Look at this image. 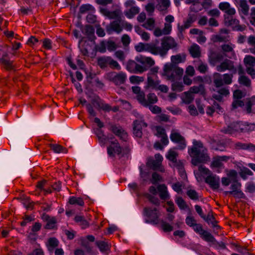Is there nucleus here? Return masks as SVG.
<instances>
[{"label":"nucleus","instance_id":"f257e3e1","mask_svg":"<svg viewBox=\"0 0 255 255\" xmlns=\"http://www.w3.org/2000/svg\"><path fill=\"white\" fill-rule=\"evenodd\" d=\"M188 153L192 158L191 163L197 166L200 163H205L210 160L208 150L200 141L194 140L192 147L189 149Z\"/></svg>","mask_w":255,"mask_h":255},{"label":"nucleus","instance_id":"f03ea898","mask_svg":"<svg viewBox=\"0 0 255 255\" xmlns=\"http://www.w3.org/2000/svg\"><path fill=\"white\" fill-rule=\"evenodd\" d=\"M154 64V61L151 57L140 56L136 57L135 60H129L126 69L131 73H142Z\"/></svg>","mask_w":255,"mask_h":255},{"label":"nucleus","instance_id":"7ed1b4c3","mask_svg":"<svg viewBox=\"0 0 255 255\" xmlns=\"http://www.w3.org/2000/svg\"><path fill=\"white\" fill-rule=\"evenodd\" d=\"M183 69L174 64L166 63L163 67V76H166L168 80L174 81L177 77L183 75Z\"/></svg>","mask_w":255,"mask_h":255},{"label":"nucleus","instance_id":"20e7f679","mask_svg":"<svg viewBox=\"0 0 255 255\" xmlns=\"http://www.w3.org/2000/svg\"><path fill=\"white\" fill-rule=\"evenodd\" d=\"M146 89L151 88L155 91H160L163 93H167L169 90L168 87L165 85H161L159 80L154 79L151 76H148L147 79Z\"/></svg>","mask_w":255,"mask_h":255},{"label":"nucleus","instance_id":"39448f33","mask_svg":"<svg viewBox=\"0 0 255 255\" xmlns=\"http://www.w3.org/2000/svg\"><path fill=\"white\" fill-rule=\"evenodd\" d=\"M241 183L235 179L230 186L231 191H225L224 193L227 195H232L234 197L239 199H246V196L241 190Z\"/></svg>","mask_w":255,"mask_h":255},{"label":"nucleus","instance_id":"423d86ee","mask_svg":"<svg viewBox=\"0 0 255 255\" xmlns=\"http://www.w3.org/2000/svg\"><path fill=\"white\" fill-rule=\"evenodd\" d=\"M107 79L114 83L116 86L124 84L127 79V75L125 73L121 71L120 72H110L107 74Z\"/></svg>","mask_w":255,"mask_h":255},{"label":"nucleus","instance_id":"0eeeda50","mask_svg":"<svg viewBox=\"0 0 255 255\" xmlns=\"http://www.w3.org/2000/svg\"><path fill=\"white\" fill-rule=\"evenodd\" d=\"M149 52L154 55H159L162 57L166 54V49L164 48L162 42L160 44L159 40H155L149 43Z\"/></svg>","mask_w":255,"mask_h":255},{"label":"nucleus","instance_id":"6e6552de","mask_svg":"<svg viewBox=\"0 0 255 255\" xmlns=\"http://www.w3.org/2000/svg\"><path fill=\"white\" fill-rule=\"evenodd\" d=\"M143 214L147 218L145 220L146 223L153 224H157L159 223V215L156 208L145 207L143 209Z\"/></svg>","mask_w":255,"mask_h":255},{"label":"nucleus","instance_id":"1a4fd4ad","mask_svg":"<svg viewBox=\"0 0 255 255\" xmlns=\"http://www.w3.org/2000/svg\"><path fill=\"white\" fill-rule=\"evenodd\" d=\"M194 231L199 234L200 237L207 242L214 243L216 242L215 238L208 232L204 230L200 224H196L193 227Z\"/></svg>","mask_w":255,"mask_h":255},{"label":"nucleus","instance_id":"9d476101","mask_svg":"<svg viewBox=\"0 0 255 255\" xmlns=\"http://www.w3.org/2000/svg\"><path fill=\"white\" fill-rule=\"evenodd\" d=\"M133 133L134 135L139 138L142 135V128H146L147 124L141 119L136 120L133 123Z\"/></svg>","mask_w":255,"mask_h":255},{"label":"nucleus","instance_id":"9b49d317","mask_svg":"<svg viewBox=\"0 0 255 255\" xmlns=\"http://www.w3.org/2000/svg\"><path fill=\"white\" fill-rule=\"evenodd\" d=\"M170 137L173 142L178 143L176 149L182 150L186 146L185 138L180 133L176 132H172Z\"/></svg>","mask_w":255,"mask_h":255},{"label":"nucleus","instance_id":"f8f14e48","mask_svg":"<svg viewBox=\"0 0 255 255\" xmlns=\"http://www.w3.org/2000/svg\"><path fill=\"white\" fill-rule=\"evenodd\" d=\"M216 69L219 72H223L226 70H228L233 72L235 74L237 70L234 65V62L228 59H226L219 65L217 66Z\"/></svg>","mask_w":255,"mask_h":255},{"label":"nucleus","instance_id":"ddd939ff","mask_svg":"<svg viewBox=\"0 0 255 255\" xmlns=\"http://www.w3.org/2000/svg\"><path fill=\"white\" fill-rule=\"evenodd\" d=\"M110 145L107 148L108 154L112 157L116 154L120 155L122 153V148L117 139L111 141Z\"/></svg>","mask_w":255,"mask_h":255},{"label":"nucleus","instance_id":"4468645a","mask_svg":"<svg viewBox=\"0 0 255 255\" xmlns=\"http://www.w3.org/2000/svg\"><path fill=\"white\" fill-rule=\"evenodd\" d=\"M111 130L116 135L119 137L123 141H126L128 138L127 133L120 126L116 125H111L110 127Z\"/></svg>","mask_w":255,"mask_h":255},{"label":"nucleus","instance_id":"2eb2a0df","mask_svg":"<svg viewBox=\"0 0 255 255\" xmlns=\"http://www.w3.org/2000/svg\"><path fill=\"white\" fill-rule=\"evenodd\" d=\"M131 89L132 92L136 95V99L138 102L143 106L147 105L145 94L143 91L141 90L140 88L138 86H133Z\"/></svg>","mask_w":255,"mask_h":255},{"label":"nucleus","instance_id":"dca6fc26","mask_svg":"<svg viewBox=\"0 0 255 255\" xmlns=\"http://www.w3.org/2000/svg\"><path fill=\"white\" fill-rule=\"evenodd\" d=\"M205 182L208 184L210 187L214 189H218L220 186V178L218 176L213 174L207 176Z\"/></svg>","mask_w":255,"mask_h":255},{"label":"nucleus","instance_id":"f3484780","mask_svg":"<svg viewBox=\"0 0 255 255\" xmlns=\"http://www.w3.org/2000/svg\"><path fill=\"white\" fill-rule=\"evenodd\" d=\"M161 42L164 48L166 49V54L170 49H174L176 48L178 46L177 43L175 41L174 38L170 36L164 37L161 40Z\"/></svg>","mask_w":255,"mask_h":255},{"label":"nucleus","instance_id":"a211bd4d","mask_svg":"<svg viewBox=\"0 0 255 255\" xmlns=\"http://www.w3.org/2000/svg\"><path fill=\"white\" fill-rule=\"evenodd\" d=\"M122 19H117L112 21L106 27L107 32L110 34L112 31H115L118 33H120L123 30L122 27L120 25V24H122Z\"/></svg>","mask_w":255,"mask_h":255},{"label":"nucleus","instance_id":"6ab92c4d","mask_svg":"<svg viewBox=\"0 0 255 255\" xmlns=\"http://www.w3.org/2000/svg\"><path fill=\"white\" fill-rule=\"evenodd\" d=\"M243 131V128L241 127L240 123H233L231 124L227 128L222 130L225 133L233 134L236 131Z\"/></svg>","mask_w":255,"mask_h":255},{"label":"nucleus","instance_id":"aec40b11","mask_svg":"<svg viewBox=\"0 0 255 255\" xmlns=\"http://www.w3.org/2000/svg\"><path fill=\"white\" fill-rule=\"evenodd\" d=\"M100 12L105 16H107L110 19H115L121 20V16L120 14L119 11L118 10H114L113 11H109L106 8H100Z\"/></svg>","mask_w":255,"mask_h":255},{"label":"nucleus","instance_id":"412c9836","mask_svg":"<svg viewBox=\"0 0 255 255\" xmlns=\"http://www.w3.org/2000/svg\"><path fill=\"white\" fill-rule=\"evenodd\" d=\"M219 8L224 11L228 15H233L236 13L234 8L231 7L230 4L228 2H222L219 4Z\"/></svg>","mask_w":255,"mask_h":255},{"label":"nucleus","instance_id":"4be33fe9","mask_svg":"<svg viewBox=\"0 0 255 255\" xmlns=\"http://www.w3.org/2000/svg\"><path fill=\"white\" fill-rule=\"evenodd\" d=\"M42 219L44 221L47 222L44 227L45 229H53L55 228L56 223V220L55 218L53 217H51L46 214H43Z\"/></svg>","mask_w":255,"mask_h":255},{"label":"nucleus","instance_id":"5701e85b","mask_svg":"<svg viewBox=\"0 0 255 255\" xmlns=\"http://www.w3.org/2000/svg\"><path fill=\"white\" fill-rule=\"evenodd\" d=\"M59 241L55 237L50 238L46 243V246L50 253H53L54 250L58 247Z\"/></svg>","mask_w":255,"mask_h":255},{"label":"nucleus","instance_id":"b1692460","mask_svg":"<svg viewBox=\"0 0 255 255\" xmlns=\"http://www.w3.org/2000/svg\"><path fill=\"white\" fill-rule=\"evenodd\" d=\"M217 93L212 95V97L219 102H222L223 96H227L230 94L229 90L226 88H222L217 91Z\"/></svg>","mask_w":255,"mask_h":255},{"label":"nucleus","instance_id":"393cba45","mask_svg":"<svg viewBox=\"0 0 255 255\" xmlns=\"http://www.w3.org/2000/svg\"><path fill=\"white\" fill-rule=\"evenodd\" d=\"M234 147L235 149L240 150H248L251 151H255V145L252 143H242L238 142L235 143Z\"/></svg>","mask_w":255,"mask_h":255},{"label":"nucleus","instance_id":"a878e982","mask_svg":"<svg viewBox=\"0 0 255 255\" xmlns=\"http://www.w3.org/2000/svg\"><path fill=\"white\" fill-rule=\"evenodd\" d=\"M81 30L82 32L87 36L90 41H92L96 38L94 35L95 29L93 26L91 25H86L84 28H82Z\"/></svg>","mask_w":255,"mask_h":255},{"label":"nucleus","instance_id":"bb28decb","mask_svg":"<svg viewBox=\"0 0 255 255\" xmlns=\"http://www.w3.org/2000/svg\"><path fill=\"white\" fill-rule=\"evenodd\" d=\"M159 193V197L162 200H166L169 199V195L168 193L166 186L163 184L159 185L157 187Z\"/></svg>","mask_w":255,"mask_h":255},{"label":"nucleus","instance_id":"cd10ccee","mask_svg":"<svg viewBox=\"0 0 255 255\" xmlns=\"http://www.w3.org/2000/svg\"><path fill=\"white\" fill-rule=\"evenodd\" d=\"M186 60V54L184 53L182 54H177L176 55H172L171 57V63L168 64H174L177 65L178 64L184 62Z\"/></svg>","mask_w":255,"mask_h":255},{"label":"nucleus","instance_id":"c85d7f7f","mask_svg":"<svg viewBox=\"0 0 255 255\" xmlns=\"http://www.w3.org/2000/svg\"><path fill=\"white\" fill-rule=\"evenodd\" d=\"M213 83L217 88L224 85L223 76L219 73H215L213 76Z\"/></svg>","mask_w":255,"mask_h":255},{"label":"nucleus","instance_id":"c756f323","mask_svg":"<svg viewBox=\"0 0 255 255\" xmlns=\"http://www.w3.org/2000/svg\"><path fill=\"white\" fill-rule=\"evenodd\" d=\"M189 91L192 94H200L205 96L206 94L205 86L201 84L198 86H193L190 88Z\"/></svg>","mask_w":255,"mask_h":255},{"label":"nucleus","instance_id":"7c9ffc66","mask_svg":"<svg viewBox=\"0 0 255 255\" xmlns=\"http://www.w3.org/2000/svg\"><path fill=\"white\" fill-rule=\"evenodd\" d=\"M110 58L111 57L109 56H102L98 57L97 59L98 65L102 69L107 67L108 65H109Z\"/></svg>","mask_w":255,"mask_h":255},{"label":"nucleus","instance_id":"2f4dec72","mask_svg":"<svg viewBox=\"0 0 255 255\" xmlns=\"http://www.w3.org/2000/svg\"><path fill=\"white\" fill-rule=\"evenodd\" d=\"M232 16L233 15L226 16L225 15V23L227 26H232L235 28L236 25L239 23V21L237 19L233 18Z\"/></svg>","mask_w":255,"mask_h":255},{"label":"nucleus","instance_id":"473e14b6","mask_svg":"<svg viewBox=\"0 0 255 255\" xmlns=\"http://www.w3.org/2000/svg\"><path fill=\"white\" fill-rule=\"evenodd\" d=\"M139 12V8L136 6H132L129 9L125 11L124 13L128 18H133L136 14Z\"/></svg>","mask_w":255,"mask_h":255},{"label":"nucleus","instance_id":"72a5a7b5","mask_svg":"<svg viewBox=\"0 0 255 255\" xmlns=\"http://www.w3.org/2000/svg\"><path fill=\"white\" fill-rule=\"evenodd\" d=\"M189 51L190 54L194 58H198L200 56V48L197 44H193L189 48Z\"/></svg>","mask_w":255,"mask_h":255},{"label":"nucleus","instance_id":"f704fd0d","mask_svg":"<svg viewBox=\"0 0 255 255\" xmlns=\"http://www.w3.org/2000/svg\"><path fill=\"white\" fill-rule=\"evenodd\" d=\"M157 101L158 98L156 95L154 93H149L147 95L146 99V102L147 103V105L143 106L147 107V106H149L151 105L156 103Z\"/></svg>","mask_w":255,"mask_h":255},{"label":"nucleus","instance_id":"c9c22d12","mask_svg":"<svg viewBox=\"0 0 255 255\" xmlns=\"http://www.w3.org/2000/svg\"><path fill=\"white\" fill-rule=\"evenodd\" d=\"M75 221L82 227V228L85 229L89 227V223L85 219L84 217L82 216H76L75 217Z\"/></svg>","mask_w":255,"mask_h":255},{"label":"nucleus","instance_id":"e433bc0d","mask_svg":"<svg viewBox=\"0 0 255 255\" xmlns=\"http://www.w3.org/2000/svg\"><path fill=\"white\" fill-rule=\"evenodd\" d=\"M185 3L188 4H192L190 9L193 11L198 12L201 10V7H196L200 4L199 0H186Z\"/></svg>","mask_w":255,"mask_h":255},{"label":"nucleus","instance_id":"4c0bfd02","mask_svg":"<svg viewBox=\"0 0 255 255\" xmlns=\"http://www.w3.org/2000/svg\"><path fill=\"white\" fill-rule=\"evenodd\" d=\"M158 1L157 8L160 11L167 9L170 6L169 0H157Z\"/></svg>","mask_w":255,"mask_h":255},{"label":"nucleus","instance_id":"58836bf2","mask_svg":"<svg viewBox=\"0 0 255 255\" xmlns=\"http://www.w3.org/2000/svg\"><path fill=\"white\" fill-rule=\"evenodd\" d=\"M96 245L102 252H106L110 249L109 244L104 241H97L96 242Z\"/></svg>","mask_w":255,"mask_h":255},{"label":"nucleus","instance_id":"ea45409f","mask_svg":"<svg viewBox=\"0 0 255 255\" xmlns=\"http://www.w3.org/2000/svg\"><path fill=\"white\" fill-rule=\"evenodd\" d=\"M7 56V54L6 53L3 54L2 58H0V62L5 66L7 69H12L13 65H12V62L5 58V57Z\"/></svg>","mask_w":255,"mask_h":255},{"label":"nucleus","instance_id":"a19ab883","mask_svg":"<svg viewBox=\"0 0 255 255\" xmlns=\"http://www.w3.org/2000/svg\"><path fill=\"white\" fill-rule=\"evenodd\" d=\"M244 61L246 67H253L255 65V57L252 56L248 55L246 56Z\"/></svg>","mask_w":255,"mask_h":255},{"label":"nucleus","instance_id":"79ce46f5","mask_svg":"<svg viewBox=\"0 0 255 255\" xmlns=\"http://www.w3.org/2000/svg\"><path fill=\"white\" fill-rule=\"evenodd\" d=\"M69 203L71 205H78L81 206L84 205L83 199L80 197H71L69 198Z\"/></svg>","mask_w":255,"mask_h":255},{"label":"nucleus","instance_id":"37998d69","mask_svg":"<svg viewBox=\"0 0 255 255\" xmlns=\"http://www.w3.org/2000/svg\"><path fill=\"white\" fill-rule=\"evenodd\" d=\"M239 83L247 87H250L251 85V80L247 76L244 75H242L239 77Z\"/></svg>","mask_w":255,"mask_h":255},{"label":"nucleus","instance_id":"c03bdc74","mask_svg":"<svg viewBox=\"0 0 255 255\" xmlns=\"http://www.w3.org/2000/svg\"><path fill=\"white\" fill-rule=\"evenodd\" d=\"M177 156L178 153L176 151L172 149H170L166 157L169 160L173 162V163H176L177 162Z\"/></svg>","mask_w":255,"mask_h":255},{"label":"nucleus","instance_id":"a18cd8bd","mask_svg":"<svg viewBox=\"0 0 255 255\" xmlns=\"http://www.w3.org/2000/svg\"><path fill=\"white\" fill-rule=\"evenodd\" d=\"M149 43H139L138 45L135 46V49L136 51L140 52L143 51H146L149 52Z\"/></svg>","mask_w":255,"mask_h":255},{"label":"nucleus","instance_id":"49530a36","mask_svg":"<svg viewBox=\"0 0 255 255\" xmlns=\"http://www.w3.org/2000/svg\"><path fill=\"white\" fill-rule=\"evenodd\" d=\"M240 6L241 8L242 13L247 15L249 14V6L247 4L246 0H241L240 2Z\"/></svg>","mask_w":255,"mask_h":255},{"label":"nucleus","instance_id":"de8ad7c7","mask_svg":"<svg viewBox=\"0 0 255 255\" xmlns=\"http://www.w3.org/2000/svg\"><path fill=\"white\" fill-rule=\"evenodd\" d=\"M51 148L56 153H67V149L58 144H50Z\"/></svg>","mask_w":255,"mask_h":255},{"label":"nucleus","instance_id":"09e8293b","mask_svg":"<svg viewBox=\"0 0 255 255\" xmlns=\"http://www.w3.org/2000/svg\"><path fill=\"white\" fill-rule=\"evenodd\" d=\"M185 97L183 99L184 103L186 104H190L194 100V96L189 91L187 92H185Z\"/></svg>","mask_w":255,"mask_h":255},{"label":"nucleus","instance_id":"8fccbe9b","mask_svg":"<svg viewBox=\"0 0 255 255\" xmlns=\"http://www.w3.org/2000/svg\"><path fill=\"white\" fill-rule=\"evenodd\" d=\"M81 245L85 249L88 253H90L92 252V248L91 247L89 242L87 240L82 239L81 240Z\"/></svg>","mask_w":255,"mask_h":255},{"label":"nucleus","instance_id":"3c124183","mask_svg":"<svg viewBox=\"0 0 255 255\" xmlns=\"http://www.w3.org/2000/svg\"><path fill=\"white\" fill-rule=\"evenodd\" d=\"M154 19L153 18H149L142 24V26L147 29L152 30L154 27Z\"/></svg>","mask_w":255,"mask_h":255},{"label":"nucleus","instance_id":"603ef678","mask_svg":"<svg viewBox=\"0 0 255 255\" xmlns=\"http://www.w3.org/2000/svg\"><path fill=\"white\" fill-rule=\"evenodd\" d=\"M96 134L99 141L102 143H105L107 140V136L104 134L103 131L101 128L96 130Z\"/></svg>","mask_w":255,"mask_h":255},{"label":"nucleus","instance_id":"864d4df0","mask_svg":"<svg viewBox=\"0 0 255 255\" xmlns=\"http://www.w3.org/2000/svg\"><path fill=\"white\" fill-rule=\"evenodd\" d=\"M92 104L98 109L100 110L101 106L103 102V101L98 96H95L91 100Z\"/></svg>","mask_w":255,"mask_h":255},{"label":"nucleus","instance_id":"5fc2aeb1","mask_svg":"<svg viewBox=\"0 0 255 255\" xmlns=\"http://www.w3.org/2000/svg\"><path fill=\"white\" fill-rule=\"evenodd\" d=\"M155 195H152L149 194H147L145 196L148 199V200L153 204L159 206L160 205V202L159 199L154 196Z\"/></svg>","mask_w":255,"mask_h":255},{"label":"nucleus","instance_id":"6e6d98bb","mask_svg":"<svg viewBox=\"0 0 255 255\" xmlns=\"http://www.w3.org/2000/svg\"><path fill=\"white\" fill-rule=\"evenodd\" d=\"M175 202L179 208L181 210L185 209L187 207V205L185 201L181 197H176Z\"/></svg>","mask_w":255,"mask_h":255},{"label":"nucleus","instance_id":"4d7b16f0","mask_svg":"<svg viewBox=\"0 0 255 255\" xmlns=\"http://www.w3.org/2000/svg\"><path fill=\"white\" fill-rule=\"evenodd\" d=\"M129 81L132 84H139L144 81V77L132 75L129 77Z\"/></svg>","mask_w":255,"mask_h":255},{"label":"nucleus","instance_id":"13d9d810","mask_svg":"<svg viewBox=\"0 0 255 255\" xmlns=\"http://www.w3.org/2000/svg\"><path fill=\"white\" fill-rule=\"evenodd\" d=\"M161 163L159 161L153 160L151 166L154 170H158L161 172L164 171L163 168L161 166Z\"/></svg>","mask_w":255,"mask_h":255},{"label":"nucleus","instance_id":"bf43d9fd","mask_svg":"<svg viewBox=\"0 0 255 255\" xmlns=\"http://www.w3.org/2000/svg\"><path fill=\"white\" fill-rule=\"evenodd\" d=\"M196 20L195 16L193 15L189 14L187 20L184 22V27L187 28L191 26L192 23Z\"/></svg>","mask_w":255,"mask_h":255},{"label":"nucleus","instance_id":"052dcab7","mask_svg":"<svg viewBox=\"0 0 255 255\" xmlns=\"http://www.w3.org/2000/svg\"><path fill=\"white\" fill-rule=\"evenodd\" d=\"M233 74H225L223 75L224 85H229L232 82Z\"/></svg>","mask_w":255,"mask_h":255},{"label":"nucleus","instance_id":"680f3d73","mask_svg":"<svg viewBox=\"0 0 255 255\" xmlns=\"http://www.w3.org/2000/svg\"><path fill=\"white\" fill-rule=\"evenodd\" d=\"M187 195L192 200H198V195L195 190H189L187 191Z\"/></svg>","mask_w":255,"mask_h":255},{"label":"nucleus","instance_id":"e2e57ef3","mask_svg":"<svg viewBox=\"0 0 255 255\" xmlns=\"http://www.w3.org/2000/svg\"><path fill=\"white\" fill-rule=\"evenodd\" d=\"M185 222L187 225L193 227L197 223L196 221L192 216H188L185 219Z\"/></svg>","mask_w":255,"mask_h":255},{"label":"nucleus","instance_id":"0e129e2a","mask_svg":"<svg viewBox=\"0 0 255 255\" xmlns=\"http://www.w3.org/2000/svg\"><path fill=\"white\" fill-rule=\"evenodd\" d=\"M183 86L181 83L180 82H174L172 85V90L173 91H176L181 92L183 91Z\"/></svg>","mask_w":255,"mask_h":255},{"label":"nucleus","instance_id":"69168bd1","mask_svg":"<svg viewBox=\"0 0 255 255\" xmlns=\"http://www.w3.org/2000/svg\"><path fill=\"white\" fill-rule=\"evenodd\" d=\"M109 65L110 67L114 69L120 70L121 69V66L117 62V61H115L111 57L110 58Z\"/></svg>","mask_w":255,"mask_h":255},{"label":"nucleus","instance_id":"338daca9","mask_svg":"<svg viewBox=\"0 0 255 255\" xmlns=\"http://www.w3.org/2000/svg\"><path fill=\"white\" fill-rule=\"evenodd\" d=\"M222 165V163L218 156L214 157L211 163V166L214 167H220Z\"/></svg>","mask_w":255,"mask_h":255},{"label":"nucleus","instance_id":"774afa93","mask_svg":"<svg viewBox=\"0 0 255 255\" xmlns=\"http://www.w3.org/2000/svg\"><path fill=\"white\" fill-rule=\"evenodd\" d=\"M92 6L89 4H83L80 6L79 11L81 13H84L88 11L92 10Z\"/></svg>","mask_w":255,"mask_h":255}]
</instances>
